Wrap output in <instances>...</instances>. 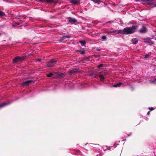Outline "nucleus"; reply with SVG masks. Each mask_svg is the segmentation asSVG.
Instances as JSON below:
<instances>
[{
    "label": "nucleus",
    "instance_id": "obj_1",
    "mask_svg": "<svg viewBox=\"0 0 156 156\" xmlns=\"http://www.w3.org/2000/svg\"><path fill=\"white\" fill-rule=\"evenodd\" d=\"M138 28L137 26H133L131 27H126L123 30H120L119 33L122 34H131L134 33Z\"/></svg>",
    "mask_w": 156,
    "mask_h": 156
},
{
    "label": "nucleus",
    "instance_id": "obj_2",
    "mask_svg": "<svg viewBox=\"0 0 156 156\" xmlns=\"http://www.w3.org/2000/svg\"><path fill=\"white\" fill-rule=\"evenodd\" d=\"M26 57L27 56H23L22 57L17 56L15 57L13 59V61L14 63L23 60L26 58Z\"/></svg>",
    "mask_w": 156,
    "mask_h": 156
},
{
    "label": "nucleus",
    "instance_id": "obj_3",
    "mask_svg": "<svg viewBox=\"0 0 156 156\" xmlns=\"http://www.w3.org/2000/svg\"><path fill=\"white\" fill-rule=\"evenodd\" d=\"M57 61L54 59H51L47 65V66L49 67H52L54 66L56 63Z\"/></svg>",
    "mask_w": 156,
    "mask_h": 156
},
{
    "label": "nucleus",
    "instance_id": "obj_4",
    "mask_svg": "<svg viewBox=\"0 0 156 156\" xmlns=\"http://www.w3.org/2000/svg\"><path fill=\"white\" fill-rule=\"evenodd\" d=\"M34 83V81L32 80H27L25 82H23L22 84L23 86H27L32 83Z\"/></svg>",
    "mask_w": 156,
    "mask_h": 156
},
{
    "label": "nucleus",
    "instance_id": "obj_5",
    "mask_svg": "<svg viewBox=\"0 0 156 156\" xmlns=\"http://www.w3.org/2000/svg\"><path fill=\"white\" fill-rule=\"evenodd\" d=\"M78 69H73L69 70V73L70 75H71L73 74L77 73L78 72Z\"/></svg>",
    "mask_w": 156,
    "mask_h": 156
},
{
    "label": "nucleus",
    "instance_id": "obj_6",
    "mask_svg": "<svg viewBox=\"0 0 156 156\" xmlns=\"http://www.w3.org/2000/svg\"><path fill=\"white\" fill-rule=\"evenodd\" d=\"M147 29L146 27L143 25L142 28L140 30L139 32L140 33L143 34L146 33L147 32Z\"/></svg>",
    "mask_w": 156,
    "mask_h": 156
},
{
    "label": "nucleus",
    "instance_id": "obj_7",
    "mask_svg": "<svg viewBox=\"0 0 156 156\" xmlns=\"http://www.w3.org/2000/svg\"><path fill=\"white\" fill-rule=\"evenodd\" d=\"M68 21L71 23H74L77 22V20L75 18H72L71 17L68 18Z\"/></svg>",
    "mask_w": 156,
    "mask_h": 156
},
{
    "label": "nucleus",
    "instance_id": "obj_8",
    "mask_svg": "<svg viewBox=\"0 0 156 156\" xmlns=\"http://www.w3.org/2000/svg\"><path fill=\"white\" fill-rule=\"evenodd\" d=\"M71 37V36L68 35L64 36H63L59 40V41L60 42H62L63 41H64L65 39L66 38H69Z\"/></svg>",
    "mask_w": 156,
    "mask_h": 156
},
{
    "label": "nucleus",
    "instance_id": "obj_9",
    "mask_svg": "<svg viewBox=\"0 0 156 156\" xmlns=\"http://www.w3.org/2000/svg\"><path fill=\"white\" fill-rule=\"evenodd\" d=\"M70 2L73 5H77L80 3L79 1L74 0H71Z\"/></svg>",
    "mask_w": 156,
    "mask_h": 156
},
{
    "label": "nucleus",
    "instance_id": "obj_10",
    "mask_svg": "<svg viewBox=\"0 0 156 156\" xmlns=\"http://www.w3.org/2000/svg\"><path fill=\"white\" fill-rule=\"evenodd\" d=\"M145 42H147V43L150 44V45H152L154 44V42L151 39H148L147 41Z\"/></svg>",
    "mask_w": 156,
    "mask_h": 156
},
{
    "label": "nucleus",
    "instance_id": "obj_11",
    "mask_svg": "<svg viewBox=\"0 0 156 156\" xmlns=\"http://www.w3.org/2000/svg\"><path fill=\"white\" fill-rule=\"evenodd\" d=\"M9 104V103H8L6 102H4L3 103L0 104V108L3 107L6 105H8Z\"/></svg>",
    "mask_w": 156,
    "mask_h": 156
},
{
    "label": "nucleus",
    "instance_id": "obj_12",
    "mask_svg": "<svg viewBox=\"0 0 156 156\" xmlns=\"http://www.w3.org/2000/svg\"><path fill=\"white\" fill-rule=\"evenodd\" d=\"M132 43L133 44H137L138 42V40H136V38H134L132 40Z\"/></svg>",
    "mask_w": 156,
    "mask_h": 156
},
{
    "label": "nucleus",
    "instance_id": "obj_13",
    "mask_svg": "<svg viewBox=\"0 0 156 156\" xmlns=\"http://www.w3.org/2000/svg\"><path fill=\"white\" fill-rule=\"evenodd\" d=\"M57 75H58L59 77H63L65 76V74L63 73H62L61 72H58L57 73Z\"/></svg>",
    "mask_w": 156,
    "mask_h": 156
},
{
    "label": "nucleus",
    "instance_id": "obj_14",
    "mask_svg": "<svg viewBox=\"0 0 156 156\" xmlns=\"http://www.w3.org/2000/svg\"><path fill=\"white\" fill-rule=\"evenodd\" d=\"M99 76L100 78V80L101 81H103L104 80V77L103 76L102 74L99 75Z\"/></svg>",
    "mask_w": 156,
    "mask_h": 156
},
{
    "label": "nucleus",
    "instance_id": "obj_15",
    "mask_svg": "<svg viewBox=\"0 0 156 156\" xmlns=\"http://www.w3.org/2000/svg\"><path fill=\"white\" fill-rule=\"evenodd\" d=\"M122 83L121 82H120L118 83H116L115 84H114L113 85V86L114 87H119L122 84Z\"/></svg>",
    "mask_w": 156,
    "mask_h": 156
},
{
    "label": "nucleus",
    "instance_id": "obj_16",
    "mask_svg": "<svg viewBox=\"0 0 156 156\" xmlns=\"http://www.w3.org/2000/svg\"><path fill=\"white\" fill-rule=\"evenodd\" d=\"M22 20H20L19 22L15 23L13 24V26H18L22 23Z\"/></svg>",
    "mask_w": 156,
    "mask_h": 156
},
{
    "label": "nucleus",
    "instance_id": "obj_17",
    "mask_svg": "<svg viewBox=\"0 0 156 156\" xmlns=\"http://www.w3.org/2000/svg\"><path fill=\"white\" fill-rule=\"evenodd\" d=\"M79 42L82 46H84L86 43V42L85 41H79Z\"/></svg>",
    "mask_w": 156,
    "mask_h": 156
},
{
    "label": "nucleus",
    "instance_id": "obj_18",
    "mask_svg": "<svg viewBox=\"0 0 156 156\" xmlns=\"http://www.w3.org/2000/svg\"><path fill=\"white\" fill-rule=\"evenodd\" d=\"M77 51L78 52H80L82 54H84L85 52V51L84 50H77Z\"/></svg>",
    "mask_w": 156,
    "mask_h": 156
},
{
    "label": "nucleus",
    "instance_id": "obj_19",
    "mask_svg": "<svg viewBox=\"0 0 156 156\" xmlns=\"http://www.w3.org/2000/svg\"><path fill=\"white\" fill-rule=\"evenodd\" d=\"M5 16V13L2 11H0V16Z\"/></svg>",
    "mask_w": 156,
    "mask_h": 156
},
{
    "label": "nucleus",
    "instance_id": "obj_20",
    "mask_svg": "<svg viewBox=\"0 0 156 156\" xmlns=\"http://www.w3.org/2000/svg\"><path fill=\"white\" fill-rule=\"evenodd\" d=\"M92 145V146L93 147H95L99 146V144H90Z\"/></svg>",
    "mask_w": 156,
    "mask_h": 156
},
{
    "label": "nucleus",
    "instance_id": "obj_21",
    "mask_svg": "<svg viewBox=\"0 0 156 156\" xmlns=\"http://www.w3.org/2000/svg\"><path fill=\"white\" fill-rule=\"evenodd\" d=\"M46 2L48 3H52L54 2L53 0H45Z\"/></svg>",
    "mask_w": 156,
    "mask_h": 156
},
{
    "label": "nucleus",
    "instance_id": "obj_22",
    "mask_svg": "<svg viewBox=\"0 0 156 156\" xmlns=\"http://www.w3.org/2000/svg\"><path fill=\"white\" fill-rule=\"evenodd\" d=\"M53 75V74L52 73H50L48 74H47L46 75L48 77H51Z\"/></svg>",
    "mask_w": 156,
    "mask_h": 156
},
{
    "label": "nucleus",
    "instance_id": "obj_23",
    "mask_svg": "<svg viewBox=\"0 0 156 156\" xmlns=\"http://www.w3.org/2000/svg\"><path fill=\"white\" fill-rule=\"evenodd\" d=\"M106 37L104 35L102 36L101 37V39L103 40L104 41H105L106 39Z\"/></svg>",
    "mask_w": 156,
    "mask_h": 156
},
{
    "label": "nucleus",
    "instance_id": "obj_24",
    "mask_svg": "<svg viewBox=\"0 0 156 156\" xmlns=\"http://www.w3.org/2000/svg\"><path fill=\"white\" fill-rule=\"evenodd\" d=\"M103 64H101L98 66V68H100L103 66Z\"/></svg>",
    "mask_w": 156,
    "mask_h": 156
},
{
    "label": "nucleus",
    "instance_id": "obj_25",
    "mask_svg": "<svg viewBox=\"0 0 156 156\" xmlns=\"http://www.w3.org/2000/svg\"><path fill=\"white\" fill-rule=\"evenodd\" d=\"M150 55L149 54H147L145 55V58H147V57L149 56H150Z\"/></svg>",
    "mask_w": 156,
    "mask_h": 156
},
{
    "label": "nucleus",
    "instance_id": "obj_26",
    "mask_svg": "<svg viewBox=\"0 0 156 156\" xmlns=\"http://www.w3.org/2000/svg\"><path fill=\"white\" fill-rule=\"evenodd\" d=\"M36 61L41 62V59L40 58H37L36 59Z\"/></svg>",
    "mask_w": 156,
    "mask_h": 156
},
{
    "label": "nucleus",
    "instance_id": "obj_27",
    "mask_svg": "<svg viewBox=\"0 0 156 156\" xmlns=\"http://www.w3.org/2000/svg\"><path fill=\"white\" fill-rule=\"evenodd\" d=\"M155 81H156V78L154 79V80L153 81H151V83H154V82H155Z\"/></svg>",
    "mask_w": 156,
    "mask_h": 156
},
{
    "label": "nucleus",
    "instance_id": "obj_28",
    "mask_svg": "<svg viewBox=\"0 0 156 156\" xmlns=\"http://www.w3.org/2000/svg\"><path fill=\"white\" fill-rule=\"evenodd\" d=\"M36 1L39 2H44V0H36Z\"/></svg>",
    "mask_w": 156,
    "mask_h": 156
},
{
    "label": "nucleus",
    "instance_id": "obj_29",
    "mask_svg": "<svg viewBox=\"0 0 156 156\" xmlns=\"http://www.w3.org/2000/svg\"><path fill=\"white\" fill-rule=\"evenodd\" d=\"M149 109H150L151 111H152L154 110V108H153L152 107H151V108H149Z\"/></svg>",
    "mask_w": 156,
    "mask_h": 156
},
{
    "label": "nucleus",
    "instance_id": "obj_30",
    "mask_svg": "<svg viewBox=\"0 0 156 156\" xmlns=\"http://www.w3.org/2000/svg\"><path fill=\"white\" fill-rule=\"evenodd\" d=\"M101 49H99V48H98L96 49V51H101Z\"/></svg>",
    "mask_w": 156,
    "mask_h": 156
},
{
    "label": "nucleus",
    "instance_id": "obj_31",
    "mask_svg": "<svg viewBox=\"0 0 156 156\" xmlns=\"http://www.w3.org/2000/svg\"><path fill=\"white\" fill-rule=\"evenodd\" d=\"M147 4L148 5H151L152 4L151 2H148Z\"/></svg>",
    "mask_w": 156,
    "mask_h": 156
},
{
    "label": "nucleus",
    "instance_id": "obj_32",
    "mask_svg": "<svg viewBox=\"0 0 156 156\" xmlns=\"http://www.w3.org/2000/svg\"><path fill=\"white\" fill-rule=\"evenodd\" d=\"M153 39L155 40H156V35L153 37Z\"/></svg>",
    "mask_w": 156,
    "mask_h": 156
},
{
    "label": "nucleus",
    "instance_id": "obj_33",
    "mask_svg": "<svg viewBox=\"0 0 156 156\" xmlns=\"http://www.w3.org/2000/svg\"><path fill=\"white\" fill-rule=\"evenodd\" d=\"M150 111H149V112H147V114L148 115H149V114H150Z\"/></svg>",
    "mask_w": 156,
    "mask_h": 156
},
{
    "label": "nucleus",
    "instance_id": "obj_34",
    "mask_svg": "<svg viewBox=\"0 0 156 156\" xmlns=\"http://www.w3.org/2000/svg\"><path fill=\"white\" fill-rule=\"evenodd\" d=\"M94 1L95 2H97V1L96 0H94Z\"/></svg>",
    "mask_w": 156,
    "mask_h": 156
},
{
    "label": "nucleus",
    "instance_id": "obj_35",
    "mask_svg": "<svg viewBox=\"0 0 156 156\" xmlns=\"http://www.w3.org/2000/svg\"><path fill=\"white\" fill-rule=\"evenodd\" d=\"M156 7V4L154 6V7Z\"/></svg>",
    "mask_w": 156,
    "mask_h": 156
},
{
    "label": "nucleus",
    "instance_id": "obj_36",
    "mask_svg": "<svg viewBox=\"0 0 156 156\" xmlns=\"http://www.w3.org/2000/svg\"><path fill=\"white\" fill-rule=\"evenodd\" d=\"M2 35V34L1 33H0V36Z\"/></svg>",
    "mask_w": 156,
    "mask_h": 156
}]
</instances>
